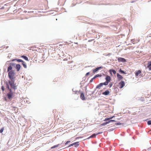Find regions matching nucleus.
<instances>
[{
  "mask_svg": "<svg viewBox=\"0 0 151 151\" xmlns=\"http://www.w3.org/2000/svg\"><path fill=\"white\" fill-rule=\"evenodd\" d=\"M96 134H93L92 135H91V136H90L88 138L90 139L91 138H94L96 137Z\"/></svg>",
  "mask_w": 151,
  "mask_h": 151,
  "instance_id": "nucleus-23",
  "label": "nucleus"
},
{
  "mask_svg": "<svg viewBox=\"0 0 151 151\" xmlns=\"http://www.w3.org/2000/svg\"><path fill=\"white\" fill-rule=\"evenodd\" d=\"M75 94H77V92H78V91H74Z\"/></svg>",
  "mask_w": 151,
  "mask_h": 151,
  "instance_id": "nucleus-44",
  "label": "nucleus"
},
{
  "mask_svg": "<svg viewBox=\"0 0 151 151\" xmlns=\"http://www.w3.org/2000/svg\"><path fill=\"white\" fill-rule=\"evenodd\" d=\"M117 77L118 80V81H120L123 78V77L120 75L119 73H117Z\"/></svg>",
  "mask_w": 151,
  "mask_h": 151,
  "instance_id": "nucleus-12",
  "label": "nucleus"
},
{
  "mask_svg": "<svg viewBox=\"0 0 151 151\" xmlns=\"http://www.w3.org/2000/svg\"><path fill=\"white\" fill-rule=\"evenodd\" d=\"M22 63L24 68H27V65L25 62L23 60L22 62Z\"/></svg>",
  "mask_w": 151,
  "mask_h": 151,
  "instance_id": "nucleus-20",
  "label": "nucleus"
},
{
  "mask_svg": "<svg viewBox=\"0 0 151 151\" xmlns=\"http://www.w3.org/2000/svg\"><path fill=\"white\" fill-rule=\"evenodd\" d=\"M135 75L136 77L138 78L139 77H141V71L140 70H139L137 71L135 73Z\"/></svg>",
  "mask_w": 151,
  "mask_h": 151,
  "instance_id": "nucleus-3",
  "label": "nucleus"
},
{
  "mask_svg": "<svg viewBox=\"0 0 151 151\" xmlns=\"http://www.w3.org/2000/svg\"><path fill=\"white\" fill-rule=\"evenodd\" d=\"M9 91V93H12L13 94V92L12 91V89L10 88H9V89H8Z\"/></svg>",
  "mask_w": 151,
  "mask_h": 151,
  "instance_id": "nucleus-29",
  "label": "nucleus"
},
{
  "mask_svg": "<svg viewBox=\"0 0 151 151\" xmlns=\"http://www.w3.org/2000/svg\"><path fill=\"white\" fill-rule=\"evenodd\" d=\"M91 32H92V33H94V32H96L95 31V30H92L91 31Z\"/></svg>",
  "mask_w": 151,
  "mask_h": 151,
  "instance_id": "nucleus-45",
  "label": "nucleus"
},
{
  "mask_svg": "<svg viewBox=\"0 0 151 151\" xmlns=\"http://www.w3.org/2000/svg\"><path fill=\"white\" fill-rule=\"evenodd\" d=\"M107 54H105L104 55H105V56H107Z\"/></svg>",
  "mask_w": 151,
  "mask_h": 151,
  "instance_id": "nucleus-51",
  "label": "nucleus"
},
{
  "mask_svg": "<svg viewBox=\"0 0 151 151\" xmlns=\"http://www.w3.org/2000/svg\"><path fill=\"white\" fill-rule=\"evenodd\" d=\"M96 90V89H95L94 91H93L92 92H91L90 91H88V92H89L90 93H88V95H89L90 96H91L94 93Z\"/></svg>",
  "mask_w": 151,
  "mask_h": 151,
  "instance_id": "nucleus-24",
  "label": "nucleus"
},
{
  "mask_svg": "<svg viewBox=\"0 0 151 151\" xmlns=\"http://www.w3.org/2000/svg\"><path fill=\"white\" fill-rule=\"evenodd\" d=\"M119 72L121 74H126V73L123 70L120 68L119 70Z\"/></svg>",
  "mask_w": 151,
  "mask_h": 151,
  "instance_id": "nucleus-21",
  "label": "nucleus"
},
{
  "mask_svg": "<svg viewBox=\"0 0 151 151\" xmlns=\"http://www.w3.org/2000/svg\"><path fill=\"white\" fill-rule=\"evenodd\" d=\"M13 94V93H7L6 96H7L8 98L9 99H11L12 97Z\"/></svg>",
  "mask_w": 151,
  "mask_h": 151,
  "instance_id": "nucleus-9",
  "label": "nucleus"
},
{
  "mask_svg": "<svg viewBox=\"0 0 151 151\" xmlns=\"http://www.w3.org/2000/svg\"><path fill=\"white\" fill-rule=\"evenodd\" d=\"M124 123H120V122H116L115 124V125H122L123 126H124Z\"/></svg>",
  "mask_w": 151,
  "mask_h": 151,
  "instance_id": "nucleus-22",
  "label": "nucleus"
},
{
  "mask_svg": "<svg viewBox=\"0 0 151 151\" xmlns=\"http://www.w3.org/2000/svg\"><path fill=\"white\" fill-rule=\"evenodd\" d=\"M8 47H8V46H7L6 47V48H8Z\"/></svg>",
  "mask_w": 151,
  "mask_h": 151,
  "instance_id": "nucleus-52",
  "label": "nucleus"
},
{
  "mask_svg": "<svg viewBox=\"0 0 151 151\" xmlns=\"http://www.w3.org/2000/svg\"><path fill=\"white\" fill-rule=\"evenodd\" d=\"M100 36V35H99V33H98V35H96V38H98V39L99 38Z\"/></svg>",
  "mask_w": 151,
  "mask_h": 151,
  "instance_id": "nucleus-37",
  "label": "nucleus"
},
{
  "mask_svg": "<svg viewBox=\"0 0 151 151\" xmlns=\"http://www.w3.org/2000/svg\"><path fill=\"white\" fill-rule=\"evenodd\" d=\"M116 121L115 120H110L106 122H104L102 124H101V126H104L110 123L115 122Z\"/></svg>",
  "mask_w": 151,
  "mask_h": 151,
  "instance_id": "nucleus-4",
  "label": "nucleus"
},
{
  "mask_svg": "<svg viewBox=\"0 0 151 151\" xmlns=\"http://www.w3.org/2000/svg\"><path fill=\"white\" fill-rule=\"evenodd\" d=\"M110 93L109 91L108 90H107L105 91L104 92L102 93V94L104 95L107 96L109 95Z\"/></svg>",
  "mask_w": 151,
  "mask_h": 151,
  "instance_id": "nucleus-10",
  "label": "nucleus"
},
{
  "mask_svg": "<svg viewBox=\"0 0 151 151\" xmlns=\"http://www.w3.org/2000/svg\"><path fill=\"white\" fill-rule=\"evenodd\" d=\"M87 87V86H86L85 87L86 88L85 91H86V93H87V91H88L87 90V89H86V87Z\"/></svg>",
  "mask_w": 151,
  "mask_h": 151,
  "instance_id": "nucleus-46",
  "label": "nucleus"
},
{
  "mask_svg": "<svg viewBox=\"0 0 151 151\" xmlns=\"http://www.w3.org/2000/svg\"><path fill=\"white\" fill-rule=\"evenodd\" d=\"M110 120L109 119V118H106L104 120V121H108L109 120Z\"/></svg>",
  "mask_w": 151,
  "mask_h": 151,
  "instance_id": "nucleus-35",
  "label": "nucleus"
},
{
  "mask_svg": "<svg viewBox=\"0 0 151 151\" xmlns=\"http://www.w3.org/2000/svg\"><path fill=\"white\" fill-rule=\"evenodd\" d=\"M105 79L106 80V81L102 83L103 84V85L106 86L108 85L109 83L110 82L111 78L109 76L107 75L105 77Z\"/></svg>",
  "mask_w": 151,
  "mask_h": 151,
  "instance_id": "nucleus-2",
  "label": "nucleus"
},
{
  "mask_svg": "<svg viewBox=\"0 0 151 151\" xmlns=\"http://www.w3.org/2000/svg\"><path fill=\"white\" fill-rule=\"evenodd\" d=\"M103 68L102 66L98 67L96 68L95 69H93V73H95L96 72L98 71L101 68Z\"/></svg>",
  "mask_w": 151,
  "mask_h": 151,
  "instance_id": "nucleus-8",
  "label": "nucleus"
},
{
  "mask_svg": "<svg viewBox=\"0 0 151 151\" xmlns=\"http://www.w3.org/2000/svg\"><path fill=\"white\" fill-rule=\"evenodd\" d=\"M147 67L149 68V70H151V61L148 62Z\"/></svg>",
  "mask_w": 151,
  "mask_h": 151,
  "instance_id": "nucleus-11",
  "label": "nucleus"
},
{
  "mask_svg": "<svg viewBox=\"0 0 151 151\" xmlns=\"http://www.w3.org/2000/svg\"><path fill=\"white\" fill-rule=\"evenodd\" d=\"M111 125H112V124H112V123H111Z\"/></svg>",
  "mask_w": 151,
  "mask_h": 151,
  "instance_id": "nucleus-55",
  "label": "nucleus"
},
{
  "mask_svg": "<svg viewBox=\"0 0 151 151\" xmlns=\"http://www.w3.org/2000/svg\"><path fill=\"white\" fill-rule=\"evenodd\" d=\"M118 62H124L126 61V59L122 58L119 57L118 58Z\"/></svg>",
  "mask_w": 151,
  "mask_h": 151,
  "instance_id": "nucleus-7",
  "label": "nucleus"
},
{
  "mask_svg": "<svg viewBox=\"0 0 151 151\" xmlns=\"http://www.w3.org/2000/svg\"><path fill=\"white\" fill-rule=\"evenodd\" d=\"M92 40H89L88 41V42H91V41H92Z\"/></svg>",
  "mask_w": 151,
  "mask_h": 151,
  "instance_id": "nucleus-50",
  "label": "nucleus"
},
{
  "mask_svg": "<svg viewBox=\"0 0 151 151\" xmlns=\"http://www.w3.org/2000/svg\"><path fill=\"white\" fill-rule=\"evenodd\" d=\"M1 93V92H0V94Z\"/></svg>",
  "mask_w": 151,
  "mask_h": 151,
  "instance_id": "nucleus-57",
  "label": "nucleus"
},
{
  "mask_svg": "<svg viewBox=\"0 0 151 151\" xmlns=\"http://www.w3.org/2000/svg\"><path fill=\"white\" fill-rule=\"evenodd\" d=\"M80 98L83 100H86L84 94L83 92L81 93Z\"/></svg>",
  "mask_w": 151,
  "mask_h": 151,
  "instance_id": "nucleus-14",
  "label": "nucleus"
},
{
  "mask_svg": "<svg viewBox=\"0 0 151 151\" xmlns=\"http://www.w3.org/2000/svg\"><path fill=\"white\" fill-rule=\"evenodd\" d=\"M90 72H88L86 74V75H85V76H88V75L90 74Z\"/></svg>",
  "mask_w": 151,
  "mask_h": 151,
  "instance_id": "nucleus-41",
  "label": "nucleus"
},
{
  "mask_svg": "<svg viewBox=\"0 0 151 151\" xmlns=\"http://www.w3.org/2000/svg\"><path fill=\"white\" fill-rule=\"evenodd\" d=\"M101 76H102V75L101 74H98L96 75L95 76H94V77L93 78H91V80L90 81V83H92L93 82V80L94 79H95V78H97V77H101Z\"/></svg>",
  "mask_w": 151,
  "mask_h": 151,
  "instance_id": "nucleus-5",
  "label": "nucleus"
},
{
  "mask_svg": "<svg viewBox=\"0 0 151 151\" xmlns=\"http://www.w3.org/2000/svg\"><path fill=\"white\" fill-rule=\"evenodd\" d=\"M111 70L112 73L114 74L115 75L116 73V71L115 70L113 69H111Z\"/></svg>",
  "mask_w": 151,
  "mask_h": 151,
  "instance_id": "nucleus-27",
  "label": "nucleus"
},
{
  "mask_svg": "<svg viewBox=\"0 0 151 151\" xmlns=\"http://www.w3.org/2000/svg\"><path fill=\"white\" fill-rule=\"evenodd\" d=\"M114 117V116H113L109 118V119L111 120V119H112Z\"/></svg>",
  "mask_w": 151,
  "mask_h": 151,
  "instance_id": "nucleus-42",
  "label": "nucleus"
},
{
  "mask_svg": "<svg viewBox=\"0 0 151 151\" xmlns=\"http://www.w3.org/2000/svg\"><path fill=\"white\" fill-rule=\"evenodd\" d=\"M113 84V82H111L109 85V86L110 88H111Z\"/></svg>",
  "mask_w": 151,
  "mask_h": 151,
  "instance_id": "nucleus-31",
  "label": "nucleus"
},
{
  "mask_svg": "<svg viewBox=\"0 0 151 151\" xmlns=\"http://www.w3.org/2000/svg\"><path fill=\"white\" fill-rule=\"evenodd\" d=\"M103 86V84L102 83H100L99 85H97L96 87V89H100V87Z\"/></svg>",
  "mask_w": 151,
  "mask_h": 151,
  "instance_id": "nucleus-18",
  "label": "nucleus"
},
{
  "mask_svg": "<svg viewBox=\"0 0 151 151\" xmlns=\"http://www.w3.org/2000/svg\"><path fill=\"white\" fill-rule=\"evenodd\" d=\"M1 89L3 91H4L5 90V88L4 86H2L1 87Z\"/></svg>",
  "mask_w": 151,
  "mask_h": 151,
  "instance_id": "nucleus-36",
  "label": "nucleus"
},
{
  "mask_svg": "<svg viewBox=\"0 0 151 151\" xmlns=\"http://www.w3.org/2000/svg\"><path fill=\"white\" fill-rule=\"evenodd\" d=\"M12 67L11 65H9L7 69V72H9L11 70H12Z\"/></svg>",
  "mask_w": 151,
  "mask_h": 151,
  "instance_id": "nucleus-15",
  "label": "nucleus"
},
{
  "mask_svg": "<svg viewBox=\"0 0 151 151\" xmlns=\"http://www.w3.org/2000/svg\"><path fill=\"white\" fill-rule=\"evenodd\" d=\"M4 100H5V101H7V99H6V97H5V98H4Z\"/></svg>",
  "mask_w": 151,
  "mask_h": 151,
  "instance_id": "nucleus-47",
  "label": "nucleus"
},
{
  "mask_svg": "<svg viewBox=\"0 0 151 151\" xmlns=\"http://www.w3.org/2000/svg\"><path fill=\"white\" fill-rule=\"evenodd\" d=\"M4 127H3L1 128V129L0 130V133H2L3 132L4 130Z\"/></svg>",
  "mask_w": 151,
  "mask_h": 151,
  "instance_id": "nucleus-30",
  "label": "nucleus"
},
{
  "mask_svg": "<svg viewBox=\"0 0 151 151\" xmlns=\"http://www.w3.org/2000/svg\"><path fill=\"white\" fill-rule=\"evenodd\" d=\"M111 53H109L107 55V56H109L111 55Z\"/></svg>",
  "mask_w": 151,
  "mask_h": 151,
  "instance_id": "nucleus-43",
  "label": "nucleus"
},
{
  "mask_svg": "<svg viewBox=\"0 0 151 151\" xmlns=\"http://www.w3.org/2000/svg\"><path fill=\"white\" fill-rule=\"evenodd\" d=\"M16 61L18 62H22L23 60L19 59H16Z\"/></svg>",
  "mask_w": 151,
  "mask_h": 151,
  "instance_id": "nucleus-28",
  "label": "nucleus"
},
{
  "mask_svg": "<svg viewBox=\"0 0 151 151\" xmlns=\"http://www.w3.org/2000/svg\"><path fill=\"white\" fill-rule=\"evenodd\" d=\"M70 142V141H67L65 143V145H66L67 144H68V143H69V142Z\"/></svg>",
  "mask_w": 151,
  "mask_h": 151,
  "instance_id": "nucleus-39",
  "label": "nucleus"
},
{
  "mask_svg": "<svg viewBox=\"0 0 151 151\" xmlns=\"http://www.w3.org/2000/svg\"><path fill=\"white\" fill-rule=\"evenodd\" d=\"M11 56V55H9L8 56V57L9 58H10V57Z\"/></svg>",
  "mask_w": 151,
  "mask_h": 151,
  "instance_id": "nucleus-49",
  "label": "nucleus"
},
{
  "mask_svg": "<svg viewBox=\"0 0 151 151\" xmlns=\"http://www.w3.org/2000/svg\"><path fill=\"white\" fill-rule=\"evenodd\" d=\"M111 125H112V124H112V123H111Z\"/></svg>",
  "mask_w": 151,
  "mask_h": 151,
  "instance_id": "nucleus-56",
  "label": "nucleus"
},
{
  "mask_svg": "<svg viewBox=\"0 0 151 151\" xmlns=\"http://www.w3.org/2000/svg\"><path fill=\"white\" fill-rule=\"evenodd\" d=\"M73 146V143L72 144H70V145L68 147H70L71 146Z\"/></svg>",
  "mask_w": 151,
  "mask_h": 151,
  "instance_id": "nucleus-40",
  "label": "nucleus"
},
{
  "mask_svg": "<svg viewBox=\"0 0 151 151\" xmlns=\"http://www.w3.org/2000/svg\"><path fill=\"white\" fill-rule=\"evenodd\" d=\"M109 73H110V74L111 75V76H113L112 73V72L111 71V69H110L109 70Z\"/></svg>",
  "mask_w": 151,
  "mask_h": 151,
  "instance_id": "nucleus-33",
  "label": "nucleus"
},
{
  "mask_svg": "<svg viewBox=\"0 0 151 151\" xmlns=\"http://www.w3.org/2000/svg\"><path fill=\"white\" fill-rule=\"evenodd\" d=\"M8 76L9 79L8 82L11 88L14 90V91L17 89V86L15 83V77L14 76L15 73L14 70H11L8 72Z\"/></svg>",
  "mask_w": 151,
  "mask_h": 151,
  "instance_id": "nucleus-1",
  "label": "nucleus"
},
{
  "mask_svg": "<svg viewBox=\"0 0 151 151\" xmlns=\"http://www.w3.org/2000/svg\"><path fill=\"white\" fill-rule=\"evenodd\" d=\"M147 124L148 125H151V120H149L147 122Z\"/></svg>",
  "mask_w": 151,
  "mask_h": 151,
  "instance_id": "nucleus-32",
  "label": "nucleus"
},
{
  "mask_svg": "<svg viewBox=\"0 0 151 151\" xmlns=\"http://www.w3.org/2000/svg\"><path fill=\"white\" fill-rule=\"evenodd\" d=\"M21 57L22 58H23L24 59L26 60H27V61H29V60L28 59V57L27 56H26L23 55H22Z\"/></svg>",
  "mask_w": 151,
  "mask_h": 151,
  "instance_id": "nucleus-19",
  "label": "nucleus"
},
{
  "mask_svg": "<svg viewBox=\"0 0 151 151\" xmlns=\"http://www.w3.org/2000/svg\"><path fill=\"white\" fill-rule=\"evenodd\" d=\"M73 145H74L75 147H77L79 145V142H74L73 143Z\"/></svg>",
  "mask_w": 151,
  "mask_h": 151,
  "instance_id": "nucleus-17",
  "label": "nucleus"
},
{
  "mask_svg": "<svg viewBox=\"0 0 151 151\" xmlns=\"http://www.w3.org/2000/svg\"><path fill=\"white\" fill-rule=\"evenodd\" d=\"M9 65H12V67H14L15 68H16V65H17V64H16L15 63H9Z\"/></svg>",
  "mask_w": 151,
  "mask_h": 151,
  "instance_id": "nucleus-26",
  "label": "nucleus"
},
{
  "mask_svg": "<svg viewBox=\"0 0 151 151\" xmlns=\"http://www.w3.org/2000/svg\"><path fill=\"white\" fill-rule=\"evenodd\" d=\"M60 144H57V145H54L52 147H51V149H53L54 148H55L56 147H58L59 145H60Z\"/></svg>",
  "mask_w": 151,
  "mask_h": 151,
  "instance_id": "nucleus-25",
  "label": "nucleus"
},
{
  "mask_svg": "<svg viewBox=\"0 0 151 151\" xmlns=\"http://www.w3.org/2000/svg\"><path fill=\"white\" fill-rule=\"evenodd\" d=\"M4 82H5V87L7 89H9V88H10L9 86V82H7L6 81H4Z\"/></svg>",
  "mask_w": 151,
  "mask_h": 151,
  "instance_id": "nucleus-16",
  "label": "nucleus"
},
{
  "mask_svg": "<svg viewBox=\"0 0 151 151\" xmlns=\"http://www.w3.org/2000/svg\"><path fill=\"white\" fill-rule=\"evenodd\" d=\"M90 34H93V33L92 32H91H91H90V33H89Z\"/></svg>",
  "mask_w": 151,
  "mask_h": 151,
  "instance_id": "nucleus-48",
  "label": "nucleus"
},
{
  "mask_svg": "<svg viewBox=\"0 0 151 151\" xmlns=\"http://www.w3.org/2000/svg\"><path fill=\"white\" fill-rule=\"evenodd\" d=\"M16 69H17V71H19L20 68H21V65H20V64H17V65H16Z\"/></svg>",
  "mask_w": 151,
  "mask_h": 151,
  "instance_id": "nucleus-13",
  "label": "nucleus"
},
{
  "mask_svg": "<svg viewBox=\"0 0 151 151\" xmlns=\"http://www.w3.org/2000/svg\"><path fill=\"white\" fill-rule=\"evenodd\" d=\"M78 138H79V137H77V138H76V139H78Z\"/></svg>",
  "mask_w": 151,
  "mask_h": 151,
  "instance_id": "nucleus-54",
  "label": "nucleus"
},
{
  "mask_svg": "<svg viewBox=\"0 0 151 151\" xmlns=\"http://www.w3.org/2000/svg\"><path fill=\"white\" fill-rule=\"evenodd\" d=\"M102 133H103L102 132H99L96 134V135H98V134H101Z\"/></svg>",
  "mask_w": 151,
  "mask_h": 151,
  "instance_id": "nucleus-38",
  "label": "nucleus"
},
{
  "mask_svg": "<svg viewBox=\"0 0 151 151\" xmlns=\"http://www.w3.org/2000/svg\"><path fill=\"white\" fill-rule=\"evenodd\" d=\"M15 60H16V59H14L12 60H11L8 61L7 62H6V63H7L8 62H9L11 61H15Z\"/></svg>",
  "mask_w": 151,
  "mask_h": 151,
  "instance_id": "nucleus-34",
  "label": "nucleus"
},
{
  "mask_svg": "<svg viewBox=\"0 0 151 151\" xmlns=\"http://www.w3.org/2000/svg\"><path fill=\"white\" fill-rule=\"evenodd\" d=\"M119 84L120 86L119 88L121 89L122 88L125 86L124 82L123 81H122L120 82L119 83Z\"/></svg>",
  "mask_w": 151,
  "mask_h": 151,
  "instance_id": "nucleus-6",
  "label": "nucleus"
},
{
  "mask_svg": "<svg viewBox=\"0 0 151 151\" xmlns=\"http://www.w3.org/2000/svg\"><path fill=\"white\" fill-rule=\"evenodd\" d=\"M72 91H73V92H74V91H73V89H72Z\"/></svg>",
  "mask_w": 151,
  "mask_h": 151,
  "instance_id": "nucleus-53",
  "label": "nucleus"
}]
</instances>
